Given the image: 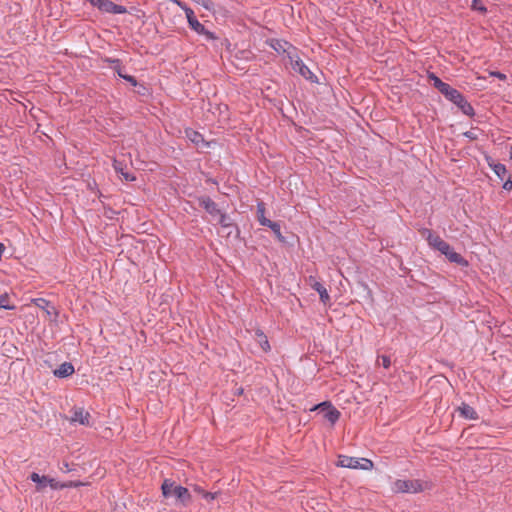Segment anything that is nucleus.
Returning <instances> with one entry per match:
<instances>
[{
  "mask_svg": "<svg viewBox=\"0 0 512 512\" xmlns=\"http://www.w3.org/2000/svg\"><path fill=\"white\" fill-rule=\"evenodd\" d=\"M422 236L428 241L430 247L445 255L449 261L459 265L467 264V262L460 254L455 252L447 242L441 239L438 235L434 234L432 231L424 229L422 231Z\"/></svg>",
  "mask_w": 512,
  "mask_h": 512,
  "instance_id": "1",
  "label": "nucleus"
},
{
  "mask_svg": "<svg viewBox=\"0 0 512 512\" xmlns=\"http://www.w3.org/2000/svg\"><path fill=\"white\" fill-rule=\"evenodd\" d=\"M162 493L166 498H174L177 502L186 505L190 501L189 491L171 480H164L162 484Z\"/></svg>",
  "mask_w": 512,
  "mask_h": 512,
  "instance_id": "2",
  "label": "nucleus"
},
{
  "mask_svg": "<svg viewBox=\"0 0 512 512\" xmlns=\"http://www.w3.org/2000/svg\"><path fill=\"white\" fill-rule=\"evenodd\" d=\"M427 487L428 484L420 480L398 479L393 482L391 489L394 493H417L425 490Z\"/></svg>",
  "mask_w": 512,
  "mask_h": 512,
  "instance_id": "3",
  "label": "nucleus"
},
{
  "mask_svg": "<svg viewBox=\"0 0 512 512\" xmlns=\"http://www.w3.org/2000/svg\"><path fill=\"white\" fill-rule=\"evenodd\" d=\"M337 465L344 468L361 470H370L373 468V463L369 459L355 458L345 455H341L338 457Z\"/></svg>",
  "mask_w": 512,
  "mask_h": 512,
  "instance_id": "4",
  "label": "nucleus"
},
{
  "mask_svg": "<svg viewBox=\"0 0 512 512\" xmlns=\"http://www.w3.org/2000/svg\"><path fill=\"white\" fill-rule=\"evenodd\" d=\"M291 68L298 72L305 79L312 80L313 74L310 69L303 63V61L297 56L289 53L288 55Z\"/></svg>",
  "mask_w": 512,
  "mask_h": 512,
  "instance_id": "5",
  "label": "nucleus"
},
{
  "mask_svg": "<svg viewBox=\"0 0 512 512\" xmlns=\"http://www.w3.org/2000/svg\"><path fill=\"white\" fill-rule=\"evenodd\" d=\"M312 410H319L331 424H334L340 417V412L327 402L316 405Z\"/></svg>",
  "mask_w": 512,
  "mask_h": 512,
  "instance_id": "6",
  "label": "nucleus"
},
{
  "mask_svg": "<svg viewBox=\"0 0 512 512\" xmlns=\"http://www.w3.org/2000/svg\"><path fill=\"white\" fill-rule=\"evenodd\" d=\"M92 5L106 13L122 14L126 12L125 7L114 4L110 0H94Z\"/></svg>",
  "mask_w": 512,
  "mask_h": 512,
  "instance_id": "7",
  "label": "nucleus"
},
{
  "mask_svg": "<svg viewBox=\"0 0 512 512\" xmlns=\"http://www.w3.org/2000/svg\"><path fill=\"white\" fill-rule=\"evenodd\" d=\"M91 416L89 412L85 411L83 408H74L72 410V416L70 418V421L72 423H79L84 426H90L91 425Z\"/></svg>",
  "mask_w": 512,
  "mask_h": 512,
  "instance_id": "8",
  "label": "nucleus"
},
{
  "mask_svg": "<svg viewBox=\"0 0 512 512\" xmlns=\"http://www.w3.org/2000/svg\"><path fill=\"white\" fill-rule=\"evenodd\" d=\"M308 283L311 288L318 292L321 302L325 305L328 304L330 301V296L327 289L313 276L309 277Z\"/></svg>",
  "mask_w": 512,
  "mask_h": 512,
  "instance_id": "9",
  "label": "nucleus"
},
{
  "mask_svg": "<svg viewBox=\"0 0 512 512\" xmlns=\"http://www.w3.org/2000/svg\"><path fill=\"white\" fill-rule=\"evenodd\" d=\"M34 303L37 307H39L40 309H42L45 312V314L49 317L50 320L56 319L57 311H56L55 307L52 304H50L48 301H46L45 299L39 298V299H35Z\"/></svg>",
  "mask_w": 512,
  "mask_h": 512,
  "instance_id": "10",
  "label": "nucleus"
},
{
  "mask_svg": "<svg viewBox=\"0 0 512 512\" xmlns=\"http://www.w3.org/2000/svg\"><path fill=\"white\" fill-rule=\"evenodd\" d=\"M191 29H193L197 34L203 35L206 40H215L216 36L214 33L208 31L198 20L197 21H191V24L189 25Z\"/></svg>",
  "mask_w": 512,
  "mask_h": 512,
  "instance_id": "11",
  "label": "nucleus"
},
{
  "mask_svg": "<svg viewBox=\"0 0 512 512\" xmlns=\"http://www.w3.org/2000/svg\"><path fill=\"white\" fill-rule=\"evenodd\" d=\"M200 205L212 216H216L220 210L217 205L209 197H202L199 199Z\"/></svg>",
  "mask_w": 512,
  "mask_h": 512,
  "instance_id": "12",
  "label": "nucleus"
},
{
  "mask_svg": "<svg viewBox=\"0 0 512 512\" xmlns=\"http://www.w3.org/2000/svg\"><path fill=\"white\" fill-rule=\"evenodd\" d=\"M253 338L263 352H268L270 350V345L267 336L263 333V331L257 329L254 332Z\"/></svg>",
  "mask_w": 512,
  "mask_h": 512,
  "instance_id": "13",
  "label": "nucleus"
},
{
  "mask_svg": "<svg viewBox=\"0 0 512 512\" xmlns=\"http://www.w3.org/2000/svg\"><path fill=\"white\" fill-rule=\"evenodd\" d=\"M74 373V367L69 362L62 363L57 369L54 370V375L59 378H65Z\"/></svg>",
  "mask_w": 512,
  "mask_h": 512,
  "instance_id": "14",
  "label": "nucleus"
},
{
  "mask_svg": "<svg viewBox=\"0 0 512 512\" xmlns=\"http://www.w3.org/2000/svg\"><path fill=\"white\" fill-rule=\"evenodd\" d=\"M215 217L217 218V222L222 226L223 229L227 230V234L230 235L234 230V226L230 217L221 213V211Z\"/></svg>",
  "mask_w": 512,
  "mask_h": 512,
  "instance_id": "15",
  "label": "nucleus"
},
{
  "mask_svg": "<svg viewBox=\"0 0 512 512\" xmlns=\"http://www.w3.org/2000/svg\"><path fill=\"white\" fill-rule=\"evenodd\" d=\"M457 411L464 418L473 420L478 418L476 411L467 404H462L460 407H458Z\"/></svg>",
  "mask_w": 512,
  "mask_h": 512,
  "instance_id": "16",
  "label": "nucleus"
},
{
  "mask_svg": "<svg viewBox=\"0 0 512 512\" xmlns=\"http://www.w3.org/2000/svg\"><path fill=\"white\" fill-rule=\"evenodd\" d=\"M185 136L189 141H191L192 143H194L197 146L204 143V139H203L202 135L199 132L194 131L192 129H186Z\"/></svg>",
  "mask_w": 512,
  "mask_h": 512,
  "instance_id": "17",
  "label": "nucleus"
},
{
  "mask_svg": "<svg viewBox=\"0 0 512 512\" xmlns=\"http://www.w3.org/2000/svg\"><path fill=\"white\" fill-rule=\"evenodd\" d=\"M448 100H460V92L452 88L450 85H446L443 90L440 91Z\"/></svg>",
  "mask_w": 512,
  "mask_h": 512,
  "instance_id": "18",
  "label": "nucleus"
},
{
  "mask_svg": "<svg viewBox=\"0 0 512 512\" xmlns=\"http://www.w3.org/2000/svg\"><path fill=\"white\" fill-rule=\"evenodd\" d=\"M30 479L37 483V490L41 491L47 486L48 477L47 476H40L38 473H32L30 476Z\"/></svg>",
  "mask_w": 512,
  "mask_h": 512,
  "instance_id": "19",
  "label": "nucleus"
},
{
  "mask_svg": "<svg viewBox=\"0 0 512 512\" xmlns=\"http://www.w3.org/2000/svg\"><path fill=\"white\" fill-rule=\"evenodd\" d=\"M257 219L262 226L270 224V220L265 217V205L262 202L257 205Z\"/></svg>",
  "mask_w": 512,
  "mask_h": 512,
  "instance_id": "20",
  "label": "nucleus"
},
{
  "mask_svg": "<svg viewBox=\"0 0 512 512\" xmlns=\"http://www.w3.org/2000/svg\"><path fill=\"white\" fill-rule=\"evenodd\" d=\"M114 63H116L115 70H116L117 74H118L121 78H123V79L127 80L128 82H130L133 86H136V85H137V81H136V79H135L134 77L130 76V75H126V74H124V73L122 72V69H121V67H120V65H119V62H118L117 60H116V61H114Z\"/></svg>",
  "mask_w": 512,
  "mask_h": 512,
  "instance_id": "21",
  "label": "nucleus"
},
{
  "mask_svg": "<svg viewBox=\"0 0 512 512\" xmlns=\"http://www.w3.org/2000/svg\"><path fill=\"white\" fill-rule=\"evenodd\" d=\"M265 226L269 227L280 241L284 240L279 223L270 220V224H266Z\"/></svg>",
  "mask_w": 512,
  "mask_h": 512,
  "instance_id": "22",
  "label": "nucleus"
},
{
  "mask_svg": "<svg viewBox=\"0 0 512 512\" xmlns=\"http://www.w3.org/2000/svg\"><path fill=\"white\" fill-rule=\"evenodd\" d=\"M492 169L493 171L495 172V174L500 178V179H504L506 174H507V170H506V167L503 165V164H500V163H497V164H494L492 166Z\"/></svg>",
  "mask_w": 512,
  "mask_h": 512,
  "instance_id": "23",
  "label": "nucleus"
},
{
  "mask_svg": "<svg viewBox=\"0 0 512 512\" xmlns=\"http://www.w3.org/2000/svg\"><path fill=\"white\" fill-rule=\"evenodd\" d=\"M459 108L467 116H472L474 114L473 107L466 100L463 101Z\"/></svg>",
  "mask_w": 512,
  "mask_h": 512,
  "instance_id": "24",
  "label": "nucleus"
},
{
  "mask_svg": "<svg viewBox=\"0 0 512 512\" xmlns=\"http://www.w3.org/2000/svg\"><path fill=\"white\" fill-rule=\"evenodd\" d=\"M0 308L12 310L14 309V305L9 303V298L6 294L0 295Z\"/></svg>",
  "mask_w": 512,
  "mask_h": 512,
  "instance_id": "25",
  "label": "nucleus"
},
{
  "mask_svg": "<svg viewBox=\"0 0 512 512\" xmlns=\"http://www.w3.org/2000/svg\"><path fill=\"white\" fill-rule=\"evenodd\" d=\"M47 486H50L52 489H55V490L68 487V485L59 483L55 479L49 478V477H48Z\"/></svg>",
  "mask_w": 512,
  "mask_h": 512,
  "instance_id": "26",
  "label": "nucleus"
},
{
  "mask_svg": "<svg viewBox=\"0 0 512 512\" xmlns=\"http://www.w3.org/2000/svg\"><path fill=\"white\" fill-rule=\"evenodd\" d=\"M431 81L433 82V85L439 90H443V88L447 85V83L442 82L437 76L431 75L430 76Z\"/></svg>",
  "mask_w": 512,
  "mask_h": 512,
  "instance_id": "27",
  "label": "nucleus"
},
{
  "mask_svg": "<svg viewBox=\"0 0 512 512\" xmlns=\"http://www.w3.org/2000/svg\"><path fill=\"white\" fill-rule=\"evenodd\" d=\"M182 9L185 11L189 25L191 24V21H197V18L195 17L192 9L188 8L187 6H183Z\"/></svg>",
  "mask_w": 512,
  "mask_h": 512,
  "instance_id": "28",
  "label": "nucleus"
},
{
  "mask_svg": "<svg viewBox=\"0 0 512 512\" xmlns=\"http://www.w3.org/2000/svg\"><path fill=\"white\" fill-rule=\"evenodd\" d=\"M377 362L379 365H382L384 368H389V366L391 364L390 358L385 355L378 357Z\"/></svg>",
  "mask_w": 512,
  "mask_h": 512,
  "instance_id": "29",
  "label": "nucleus"
},
{
  "mask_svg": "<svg viewBox=\"0 0 512 512\" xmlns=\"http://www.w3.org/2000/svg\"><path fill=\"white\" fill-rule=\"evenodd\" d=\"M114 168L116 170V172L122 174V172H124V167L122 166V164L120 162H118L117 160H114Z\"/></svg>",
  "mask_w": 512,
  "mask_h": 512,
  "instance_id": "30",
  "label": "nucleus"
},
{
  "mask_svg": "<svg viewBox=\"0 0 512 512\" xmlns=\"http://www.w3.org/2000/svg\"><path fill=\"white\" fill-rule=\"evenodd\" d=\"M490 75L494 76V77H497L500 80H505L506 79V75L501 73V72L494 71V72H491Z\"/></svg>",
  "mask_w": 512,
  "mask_h": 512,
  "instance_id": "31",
  "label": "nucleus"
},
{
  "mask_svg": "<svg viewBox=\"0 0 512 512\" xmlns=\"http://www.w3.org/2000/svg\"><path fill=\"white\" fill-rule=\"evenodd\" d=\"M203 497L207 500H213L216 498V493L203 492Z\"/></svg>",
  "mask_w": 512,
  "mask_h": 512,
  "instance_id": "32",
  "label": "nucleus"
},
{
  "mask_svg": "<svg viewBox=\"0 0 512 512\" xmlns=\"http://www.w3.org/2000/svg\"><path fill=\"white\" fill-rule=\"evenodd\" d=\"M121 175L126 181H133L135 179V177L131 176L127 171L122 172Z\"/></svg>",
  "mask_w": 512,
  "mask_h": 512,
  "instance_id": "33",
  "label": "nucleus"
},
{
  "mask_svg": "<svg viewBox=\"0 0 512 512\" xmlns=\"http://www.w3.org/2000/svg\"><path fill=\"white\" fill-rule=\"evenodd\" d=\"M503 188H504L505 190H511V189H512V181H511L510 179H508V180L504 183Z\"/></svg>",
  "mask_w": 512,
  "mask_h": 512,
  "instance_id": "34",
  "label": "nucleus"
},
{
  "mask_svg": "<svg viewBox=\"0 0 512 512\" xmlns=\"http://www.w3.org/2000/svg\"><path fill=\"white\" fill-rule=\"evenodd\" d=\"M65 484L68 485V487H78V486L82 485L81 482H73V481L67 482Z\"/></svg>",
  "mask_w": 512,
  "mask_h": 512,
  "instance_id": "35",
  "label": "nucleus"
},
{
  "mask_svg": "<svg viewBox=\"0 0 512 512\" xmlns=\"http://www.w3.org/2000/svg\"><path fill=\"white\" fill-rule=\"evenodd\" d=\"M464 100H465L464 97L460 94V100L457 99V100H453L452 102L459 107L463 103Z\"/></svg>",
  "mask_w": 512,
  "mask_h": 512,
  "instance_id": "36",
  "label": "nucleus"
},
{
  "mask_svg": "<svg viewBox=\"0 0 512 512\" xmlns=\"http://www.w3.org/2000/svg\"><path fill=\"white\" fill-rule=\"evenodd\" d=\"M473 8L474 9L483 10V8L479 6V0H474L473 1Z\"/></svg>",
  "mask_w": 512,
  "mask_h": 512,
  "instance_id": "37",
  "label": "nucleus"
},
{
  "mask_svg": "<svg viewBox=\"0 0 512 512\" xmlns=\"http://www.w3.org/2000/svg\"><path fill=\"white\" fill-rule=\"evenodd\" d=\"M465 136H467L468 138H471V139H475L476 138V135L474 134L473 131L466 132Z\"/></svg>",
  "mask_w": 512,
  "mask_h": 512,
  "instance_id": "38",
  "label": "nucleus"
},
{
  "mask_svg": "<svg viewBox=\"0 0 512 512\" xmlns=\"http://www.w3.org/2000/svg\"><path fill=\"white\" fill-rule=\"evenodd\" d=\"M210 0H203L202 1V5L206 8V9H210Z\"/></svg>",
  "mask_w": 512,
  "mask_h": 512,
  "instance_id": "39",
  "label": "nucleus"
},
{
  "mask_svg": "<svg viewBox=\"0 0 512 512\" xmlns=\"http://www.w3.org/2000/svg\"><path fill=\"white\" fill-rule=\"evenodd\" d=\"M62 471H68V464H65L64 468H62Z\"/></svg>",
  "mask_w": 512,
  "mask_h": 512,
  "instance_id": "40",
  "label": "nucleus"
},
{
  "mask_svg": "<svg viewBox=\"0 0 512 512\" xmlns=\"http://www.w3.org/2000/svg\"><path fill=\"white\" fill-rule=\"evenodd\" d=\"M62 471H68V464H65L64 468H62Z\"/></svg>",
  "mask_w": 512,
  "mask_h": 512,
  "instance_id": "41",
  "label": "nucleus"
},
{
  "mask_svg": "<svg viewBox=\"0 0 512 512\" xmlns=\"http://www.w3.org/2000/svg\"><path fill=\"white\" fill-rule=\"evenodd\" d=\"M62 471H68V464H65L64 468H62Z\"/></svg>",
  "mask_w": 512,
  "mask_h": 512,
  "instance_id": "42",
  "label": "nucleus"
},
{
  "mask_svg": "<svg viewBox=\"0 0 512 512\" xmlns=\"http://www.w3.org/2000/svg\"><path fill=\"white\" fill-rule=\"evenodd\" d=\"M509 156H510V158L512 159V146H511V147H510V149H509Z\"/></svg>",
  "mask_w": 512,
  "mask_h": 512,
  "instance_id": "43",
  "label": "nucleus"
},
{
  "mask_svg": "<svg viewBox=\"0 0 512 512\" xmlns=\"http://www.w3.org/2000/svg\"><path fill=\"white\" fill-rule=\"evenodd\" d=\"M88 1L92 4V2H93L94 0H88Z\"/></svg>",
  "mask_w": 512,
  "mask_h": 512,
  "instance_id": "44",
  "label": "nucleus"
}]
</instances>
